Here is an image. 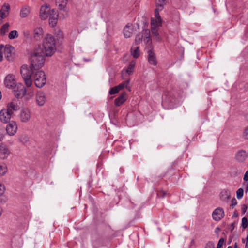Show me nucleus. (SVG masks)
Masks as SVG:
<instances>
[{"label":"nucleus","instance_id":"f257e3e1","mask_svg":"<svg viewBox=\"0 0 248 248\" xmlns=\"http://www.w3.org/2000/svg\"><path fill=\"white\" fill-rule=\"evenodd\" d=\"M4 86L12 91L15 95L17 97H21L26 93V89L23 85L17 83L16 76L11 74L7 75L3 81Z\"/></svg>","mask_w":248,"mask_h":248},{"label":"nucleus","instance_id":"f03ea898","mask_svg":"<svg viewBox=\"0 0 248 248\" xmlns=\"http://www.w3.org/2000/svg\"><path fill=\"white\" fill-rule=\"evenodd\" d=\"M46 53L41 47L36 48L31 57V64L35 70L43 66L45 62Z\"/></svg>","mask_w":248,"mask_h":248},{"label":"nucleus","instance_id":"7ed1b4c3","mask_svg":"<svg viewBox=\"0 0 248 248\" xmlns=\"http://www.w3.org/2000/svg\"><path fill=\"white\" fill-rule=\"evenodd\" d=\"M43 49L46 53V56H52L56 50L55 39L50 34L46 35L43 40Z\"/></svg>","mask_w":248,"mask_h":248},{"label":"nucleus","instance_id":"20e7f679","mask_svg":"<svg viewBox=\"0 0 248 248\" xmlns=\"http://www.w3.org/2000/svg\"><path fill=\"white\" fill-rule=\"evenodd\" d=\"M33 67L31 65L28 66L27 65H23L21 66L20 69V73L23 78L25 83L28 87H31L32 85V80L31 76L33 72Z\"/></svg>","mask_w":248,"mask_h":248},{"label":"nucleus","instance_id":"39448f33","mask_svg":"<svg viewBox=\"0 0 248 248\" xmlns=\"http://www.w3.org/2000/svg\"><path fill=\"white\" fill-rule=\"evenodd\" d=\"M35 73L33 78L35 85L38 88H41L46 83V77L45 73L41 70H37Z\"/></svg>","mask_w":248,"mask_h":248},{"label":"nucleus","instance_id":"423d86ee","mask_svg":"<svg viewBox=\"0 0 248 248\" xmlns=\"http://www.w3.org/2000/svg\"><path fill=\"white\" fill-rule=\"evenodd\" d=\"M31 118V112L28 108H25L21 109L19 114V118L21 122L27 123L30 121Z\"/></svg>","mask_w":248,"mask_h":248},{"label":"nucleus","instance_id":"0eeeda50","mask_svg":"<svg viewBox=\"0 0 248 248\" xmlns=\"http://www.w3.org/2000/svg\"><path fill=\"white\" fill-rule=\"evenodd\" d=\"M159 11H160L155 9V17L151 19V28L158 29L159 27L161 26L162 20L159 14Z\"/></svg>","mask_w":248,"mask_h":248},{"label":"nucleus","instance_id":"6e6552de","mask_svg":"<svg viewBox=\"0 0 248 248\" xmlns=\"http://www.w3.org/2000/svg\"><path fill=\"white\" fill-rule=\"evenodd\" d=\"M4 54L8 61H13L15 55L14 47L9 45H6L4 49Z\"/></svg>","mask_w":248,"mask_h":248},{"label":"nucleus","instance_id":"1a4fd4ad","mask_svg":"<svg viewBox=\"0 0 248 248\" xmlns=\"http://www.w3.org/2000/svg\"><path fill=\"white\" fill-rule=\"evenodd\" d=\"M12 114L6 108L0 111V121L3 123H8L11 119Z\"/></svg>","mask_w":248,"mask_h":248},{"label":"nucleus","instance_id":"9d476101","mask_svg":"<svg viewBox=\"0 0 248 248\" xmlns=\"http://www.w3.org/2000/svg\"><path fill=\"white\" fill-rule=\"evenodd\" d=\"M35 98L36 103L39 106L44 105L46 101V93L42 91H39L37 92Z\"/></svg>","mask_w":248,"mask_h":248},{"label":"nucleus","instance_id":"9b49d317","mask_svg":"<svg viewBox=\"0 0 248 248\" xmlns=\"http://www.w3.org/2000/svg\"><path fill=\"white\" fill-rule=\"evenodd\" d=\"M51 12L50 7L48 5L41 6L40 11V16L42 20L46 19L49 16Z\"/></svg>","mask_w":248,"mask_h":248},{"label":"nucleus","instance_id":"f8f14e48","mask_svg":"<svg viewBox=\"0 0 248 248\" xmlns=\"http://www.w3.org/2000/svg\"><path fill=\"white\" fill-rule=\"evenodd\" d=\"M10 5L4 4L0 10V24L2 23L3 19L5 18L9 14Z\"/></svg>","mask_w":248,"mask_h":248},{"label":"nucleus","instance_id":"ddd939ff","mask_svg":"<svg viewBox=\"0 0 248 248\" xmlns=\"http://www.w3.org/2000/svg\"><path fill=\"white\" fill-rule=\"evenodd\" d=\"M19 108L18 101L16 99H14L7 104V108L6 109L13 114L14 111L19 110Z\"/></svg>","mask_w":248,"mask_h":248},{"label":"nucleus","instance_id":"4468645a","mask_svg":"<svg viewBox=\"0 0 248 248\" xmlns=\"http://www.w3.org/2000/svg\"><path fill=\"white\" fill-rule=\"evenodd\" d=\"M224 215V213L223 209L218 207L213 211L212 217L214 220L219 221L223 217Z\"/></svg>","mask_w":248,"mask_h":248},{"label":"nucleus","instance_id":"2eb2a0df","mask_svg":"<svg viewBox=\"0 0 248 248\" xmlns=\"http://www.w3.org/2000/svg\"><path fill=\"white\" fill-rule=\"evenodd\" d=\"M17 129V126L16 122L11 121L6 126V131L9 135H14Z\"/></svg>","mask_w":248,"mask_h":248},{"label":"nucleus","instance_id":"dca6fc26","mask_svg":"<svg viewBox=\"0 0 248 248\" xmlns=\"http://www.w3.org/2000/svg\"><path fill=\"white\" fill-rule=\"evenodd\" d=\"M127 99V94L125 92L122 93L120 96L114 100V104L116 106H120L124 104Z\"/></svg>","mask_w":248,"mask_h":248},{"label":"nucleus","instance_id":"f3484780","mask_svg":"<svg viewBox=\"0 0 248 248\" xmlns=\"http://www.w3.org/2000/svg\"><path fill=\"white\" fill-rule=\"evenodd\" d=\"M148 62L149 64L155 66L157 65V61L155 53L150 50L148 51Z\"/></svg>","mask_w":248,"mask_h":248},{"label":"nucleus","instance_id":"a211bd4d","mask_svg":"<svg viewBox=\"0 0 248 248\" xmlns=\"http://www.w3.org/2000/svg\"><path fill=\"white\" fill-rule=\"evenodd\" d=\"M247 156L248 155L245 151L240 150L236 153L235 158L237 161L242 162L246 160Z\"/></svg>","mask_w":248,"mask_h":248},{"label":"nucleus","instance_id":"6ab92c4d","mask_svg":"<svg viewBox=\"0 0 248 248\" xmlns=\"http://www.w3.org/2000/svg\"><path fill=\"white\" fill-rule=\"evenodd\" d=\"M124 35L126 38L130 37L133 32V26L131 24H128L124 29Z\"/></svg>","mask_w":248,"mask_h":248},{"label":"nucleus","instance_id":"aec40b11","mask_svg":"<svg viewBox=\"0 0 248 248\" xmlns=\"http://www.w3.org/2000/svg\"><path fill=\"white\" fill-rule=\"evenodd\" d=\"M43 29L41 27H36L33 31V38L36 40H40L43 37Z\"/></svg>","mask_w":248,"mask_h":248},{"label":"nucleus","instance_id":"412c9836","mask_svg":"<svg viewBox=\"0 0 248 248\" xmlns=\"http://www.w3.org/2000/svg\"><path fill=\"white\" fill-rule=\"evenodd\" d=\"M68 0H56V5L58 6L60 10L67 12L66 5Z\"/></svg>","mask_w":248,"mask_h":248},{"label":"nucleus","instance_id":"4be33fe9","mask_svg":"<svg viewBox=\"0 0 248 248\" xmlns=\"http://www.w3.org/2000/svg\"><path fill=\"white\" fill-rule=\"evenodd\" d=\"M10 151L6 147L1 146L0 147V158L4 159L9 155Z\"/></svg>","mask_w":248,"mask_h":248},{"label":"nucleus","instance_id":"5701e85b","mask_svg":"<svg viewBox=\"0 0 248 248\" xmlns=\"http://www.w3.org/2000/svg\"><path fill=\"white\" fill-rule=\"evenodd\" d=\"M31 8L29 6L25 5L22 7L20 12V16L22 18L26 17L30 13Z\"/></svg>","mask_w":248,"mask_h":248},{"label":"nucleus","instance_id":"b1692460","mask_svg":"<svg viewBox=\"0 0 248 248\" xmlns=\"http://www.w3.org/2000/svg\"><path fill=\"white\" fill-rule=\"evenodd\" d=\"M135 63V61H131L128 67L126 69H124L123 72L125 71L128 75L132 74L134 71Z\"/></svg>","mask_w":248,"mask_h":248},{"label":"nucleus","instance_id":"393cba45","mask_svg":"<svg viewBox=\"0 0 248 248\" xmlns=\"http://www.w3.org/2000/svg\"><path fill=\"white\" fill-rule=\"evenodd\" d=\"M166 4V0H156L155 10L162 11Z\"/></svg>","mask_w":248,"mask_h":248},{"label":"nucleus","instance_id":"a878e982","mask_svg":"<svg viewBox=\"0 0 248 248\" xmlns=\"http://www.w3.org/2000/svg\"><path fill=\"white\" fill-rule=\"evenodd\" d=\"M151 31L153 35L155 36V39L158 42L161 40V37L159 34L158 29L155 28H151Z\"/></svg>","mask_w":248,"mask_h":248},{"label":"nucleus","instance_id":"bb28decb","mask_svg":"<svg viewBox=\"0 0 248 248\" xmlns=\"http://www.w3.org/2000/svg\"><path fill=\"white\" fill-rule=\"evenodd\" d=\"M129 80H126L124 82H123L120 84L119 85L116 86L119 89V91L123 89L124 88H126L128 91H130V88L128 86V84H129Z\"/></svg>","mask_w":248,"mask_h":248},{"label":"nucleus","instance_id":"cd10ccee","mask_svg":"<svg viewBox=\"0 0 248 248\" xmlns=\"http://www.w3.org/2000/svg\"><path fill=\"white\" fill-rule=\"evenodd\" d=\"M143 39L145 43H148L150 41V31L149 30H145L143 31Z\"/></svg>","mask_w":248,"mask_h":248},{"label":"nucleus","instance_id":"c85d7f7f","mask_svg":"<svg viewBox=\"0 0 248 248\" xmlns=\"http://www.w3.org/2000/svg\"><path fill=\"white\" fill-rule=\"evenodd\" d=\"M131 53L134 58H138L140 54L139 47H132L131 49Z\"/></svg>","mask_w":248,"mask_h":248},{"label":"nucleus","instance_id":"c756f323","mask_svg":"<svg viewBox=\"0 0 248 248\" xmlns=\"http://www.w3.org/2000/svg\"><path fill=\"white\" fill-rule=\"evenodd\" d=\"M9 24L7 23L4 24L1 28L0 29V34L1 35H4L8 32L9 30Z\"/></svg>","mask_w":248,"mask_h":248},{"label":"nucleus","instance_id":"7c9ffc66","mask_svg":"<svg viewBox=\"0 0 248 248\" xmlns=\"http://www.w3.org/2000/svg\"><path fill=\"white\" fill-rule=\"evenodd\" d=\"M7 168L4 163H0V176H3L6 174Z\"/></svg>","mask_w":248,"mask_h":248},{"label":"nucleus","instance_id":"2f4dec72","mask_svg":"<svg viewBox=\"0 0 248 248\" xmlns=\"http://www.w3.org/2000/svg\"><path fill=\"white\" fill-rule=\"evenodd\" d=\"M18 36V34L16 30L12 31L8 35V37L10 39H13L17 38Z\"/></svg>","mask_w":248,"mask_h":248},{"label":"nucleus","instance_id":"473e14b6","mask_svg":"<svg viewBox=\"0 0 248 248\" xmlns=\"http://www.w3.org/2000/svg\"><path fill=\"white\" fill-rule=\"evenodd\" d=\"M49 16L50 18L57 19L58 16L57 11L54 9L51 10Z\"/></svg>","mask_w":248,"mask_h":248},{"label":"nucleus","instance_id":"72a5a7b5","mask_svg":"<svg viewBox=\"0 0 248 248\" xmlns=\"http://www.w3.org/2000/svg\"><path fill=\"white\" fill-rule=\"evenodd\" d=\"M244 194V190L242 188L238 189L236 191V196L238 199H241Z\"/></svg>","mask_w":248,"mask_h":248},{"label":"nucleus","instance_id":"f704fd0d","mask_svg":"<svg viewBox=\"0 0 248 248\" xmlns=\"http://www.w3.org/2000/svg\"><path fill=\"white\" fill-rule=\"evenodd\" d=\"M119 91H120L118 89L117 87L115 86L114 87L110 88V89L109 91V93L111 95L115 94L117 93Z\"/></svg>","mask_w":248,"mask_h":248},{"label":"nucleus","instance_id":"c9c22d12","mask_svg":"<svg viewBox=\"0 0 248 248\" xmlns=\"http://www.w3.org/2000/svg\"><path fill=\"white\" fill-rule=\"evenodd\" d=\"M248 223L247 218L246 217H244L242 219L241 226L244 229L248 227Z\"/></svg>","mask_w":248,"mask_h":248},{"label":"nucleus","instance_id":"e433bc0d","mask_svg":"<svg viewBox=\"0 0 248 248\" xmlns=\"http://www.w3.org/2000/svg\"><path fill=\"white\" fill-rule=\"evenodd\" d=\"M143 35H142L140 33L138 34L135 38V43L137 44L140 43V42L143 39Z\"/></svg>","mask_w":248,"mask_h":248},{"label":"nucleus","instance_id":"4c0bfd02","mask_svg":"<svg viewBox=\"0 0 248 248\" xmlns=\"http://www.w3.org/2000/svg\"><path fill=\"white\" fill-rule=\"evenodd\" d=\"M26 92L24 95L27 94L28 96V99L31 98L33 96V95L34 94V93H33V91L31 89H30L28 90H26Z\"/></svg>","mask_w":248,"mask_h":248},{"label":"nucleus","instance_id":"58836bf2","mask_svg":"<svg viewBox=\"0 0 248 248\" xmlns=\"http://www.w3.org/2000/svg\"><path fill=\"white\" fill-rule=\"evenodd\" d=\"M221 197L222 200H225L226 199L229 198L228 192L226 191H223L221 192Z\"/></svg>","mask_w":248,"mask_h":248},{"label":"nucleus","instance_id":"ea45409f","mask_svg":"<svg viewBox=\"0 0 248 248\" xmlns=\"http://www.w3.org/2000/svg\"><path fill=\"white\" fill-rule=\"evenodd\" d=\"M49 24L52 26V27H54L57 24V19H54V18H50L49 17Z\"/></svg>","mask_w":248,"mask_h":248},{"label":"nucleus","instance_id":"a19ab883","mask_svg":"<svg viewBox=\"0 0 248 248\" xmlns=\"http://www.w3.org/2000/svg\"><path fill=\"white\" fill-rule=\"evenodd\" d=\"M5 191V187L3 184L0 183V196L2 195Z\"/></svg>","mask_w":248,"mask_h":248},{"label":"nucleus","instance_id":"79ce46f5","mask_svg":"<svg viewBox=\"0 0 248 248\" xmlns=\"http://www.w3.org/2000/svg\"><path fill=\"white\" fill-rule=\"evenodd\" d=\"M224 242V239L223 238H221L218 242L217 248H221Z\"/></svg>","mask_w":248,"mask_h":248},{"label":"nucleus","instance_id":"37998d69","mask_svg":"<svg viewBox=\"0 0 248 248\" xmlns=\"http://www.w3.org/2000/svg\"><path fill=\"white\" fill-rule=\"evenodd\" d=\"M205 248H215V245L212 242H208L205 246Z\"/></svg>","mask_w":248,"mask_h":248},{"label":"nucleus","instance_id":"c03bdc74","mask_svg":"<svg viewBox=\"0 0 248 248\" xmlns=\"http://www.w3.org/2000/svg\"><path fill=\"white\" fill-rule=\"evenodd\" d=\"M243 136L245 139L248 140V126L245 129L243 132Z\"/></svg>","mask_w":248,"mask_h":248},{"label":"nucleus","instance_id":"a18cd8bd","mask_svg":"<svg viewBox=\"0 0 248 248\" xmlns=\"http://www.w3.org/2000/svg\"><path fill=\"white\" fill-rule=\"evenodd\" d=\"M4 46L3 45H0V62L2 61L3 59L2 50Z\"/></svg>","mask_w":248,"mask_h":248},{"label":"nucleus","instance_id":"49530a36","mask_svg":"<svg viewBox=\"0 0 248 248\" xmlns=\"http://www.w3.org/2000/svg\"><path fill=\"white\" fill-rule=\"evenodd\" d=\"M243 179L245 182L248 181V170L245 172Z\"/></svg>","mask_w":248,"mask_h":248},{"label":"nucleus","instance_id":"de8ad7c7","mask_svg":"<svg viewBox=\"0 0 248 248\" xmlns=\"http://www.w3.org/2000/svg\"><path fill=\"white\" fill-rule=\"evenodd\" d=\"M247 210V206L246 205H243L242 207V211L243 213H245L246 212Z\"/></svg>","mask_w":248,"mask_h":248},{"label":"nucleus","instance_id":"09e8293b","mask_svg":"<svg viewBox=\"0 0 248 248\" xmlns=\"http://www.w3.org/2000/svg\"><path fill=\"white\" fill-rule=\"evenodd\" d=\"M243 185L246 187V190H248V181L243 183Z\"/></svg>","mask_w":248,"mask_h":248},{"label":"nucleus","instance_id":"8fccbe9b","mask_svg":"<svg viewBox=\"0 0 248 248\" xmlns=\"http://www.w3.org/2000/svg\"><path fill=\"white\" fill-rule=\"evenodd\" d=\"M237 204V202L235 199L232 200V205H236Z\"/></svg>","mask_w":248,"mask_h":248},{"label":"nucleus","instance_id":"3c124183","mask_svg":"<svg viewBox=\"0 0 248 248\" xmlns=\"http://www.w3.org/2000/svg\"><path fill=\"white\" fill-rule=\"evenodd\" d=\"M160 196H162V197H164L165 195H166V193L165 192H163V191H161L160 192Z\"/></svg>","mask_w":248,"mask_h":248},{"label":"nucleus","instance_id":"603ef678","mask_svg":"<svg viewBox=\"0 0 248 248\" xmlns=\"http://www.w3.org/2000/svg\"><path fill=\"white\" fill-rule=\"evenodd\" d=\"M3 213V209L0 206V216L2 215Z\"/></svg>","mask_w":248,"mask_h":248},{"label":"nucleus","instance_id":"864d4df0","mask_svg":"<svg viewBox=\"0 0 248 248\" xmlns=\"http://www.w3.org/2000/svg\"><path fill=\"white\" fill-rule=\"evenodd\" d=\"M234 248H237V245L236 243H235L234 244Z\"/></svg>","mask_w":248,"mask_h":248},{"label":"nucleus","instance_id":"5fc2aeb1","mask_svg":"<svg viewBox=\"0 0 248 248\" xmlns=\"http://www.w3.org/2000/svg\"><path fill=\"white\" fill-rule=\"evenodd\" d=\"M59 33L61 36H62V32L61 31H59Z\"/></svg>","mask_w":248,"mask_h":248},{"label":"nucleus","instance_id":"6e6d98bb","mask_svg":"<svg viewBox=\"0 0 248 248\" xmlns=\"http://www.w3.org/2000/svg\"><path fill=\"white\" fill-rule=\"evenodd\" d=\"M1 97H2L1 92L0 91V100L1 99Z\"/></svg>","mask_w":248,"mask_h":248},{"label":"nucleus","instance_id":"4d7b16f0","mask_svg":"<svg viewBox=\"0 0 248 248\" xmlns=\"http://www.w3.org/2000/svg\"><path fill=\"white\" fill-rule=\"evenodd\" d=\"M227 248H232L231 246H229Z\"/></svg>","mask_w":248,"mask_h":248},{"label":"nucleus","instance_id":"13d9d810","mask_svg":"<svg viewBox=\"0 0 248 248\" xmlns=\"http://www.w3.org/2000/svg\"><path fill=\"white\" fill-rule=\"evenodd\" d=\"M224 196H225L224 194H223V197H222L223 198H224V197H224Z\"/></svg>","mask_w":248,"mask_h":248},{"label":"nucleus","instance_id":"bf43d9fd","mask_svg":"<svg viewBox=\"0 0 248 248\" xmlns=\"http://www.w3.org/2000/svg\"><path fill=\"white\" fill-rule=\"evenodd\" d=\"M24 138L25 139H27V138L26 137H24Z\"/></svg>","mask_w":248,"mask_h":248}]
</instances>
